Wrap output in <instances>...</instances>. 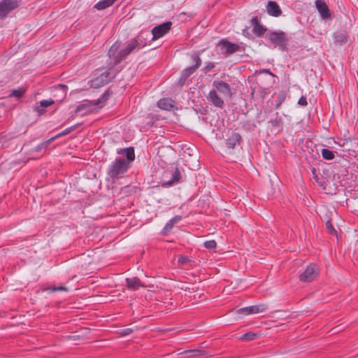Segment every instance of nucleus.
Returning a JSON list of instances; mask_svg holds the SVG:
<instances>
[{"label":"nucleus","mask_w":358,"mask_h":358,"mask_svg":"<svg viewBox=\"0 0 358 358\" xmlns=\"http://www.w3.org/2000/svg\"><path fill=\"white\" fill-rule=\"evenodd\" d=\"M148 33L141 32L134 38L129 40L124 48L121 50H120V43L119 41L114 43L108 52L110 60L113 61V65L120 63L133 51L139 50L145 47L148 45Z\"/></svg>","instance_id":"obj_1"},{"label":"nucleus","mask_w":358,"mask_h":358,"mask_svg":"<svg viewBox=\"0 0 358 358\" xmlns=\"http://www.w3.org/2000/svg\"><path fill=\"white\" fill-rule=\"evenodd\" d=\"M117 153L125 155V157L117 158L110 165L107 173L113 182L121 178L128 171L131 163L135 159V152L133 147L121 149L117 151Z\"/></svg>","instance_id":"obj_2"},{"label":"nucleus","mask_w":358,"mask_h":358,"mask_svg":"<svg viewBox=\"0 0 358 358\" xmlns=\"http://www.w3.org/2000/svg\"><path fill=\"white\" fill-rule=\"evenodd\" d=\"M110 67L108 70L101 73L96 78L91 80V86L94 88H98L108 84L112 80L117 74V70L115 69L116 65H113V61L110 60L109 63Z\"/></svg>","instance_id":"obj_3"},{"label":"nucleus","mask_w":358,"mask_h":358,"mask_svg":"<svg viewBox=\"0 0 358 358\" xmlns=\"http://www.w3.org/2000/svg\"><path fill=\"white\" fill-rule=\"evenodd\" d=\"M111 94H112V91L108 89L97 100L86 101L84 103L78 105L76 107L75 112L76 113H78L83 110H86L87 112H90V108L92 106H97L99 108H102L103 107L102 104L109 99V97L110 96Z\"/></svg>","instance_id":"obj_4"},{"label":"nucleus","mask_w":358,"mask_h":358,"mask_svg":"<svg viewBox=\"0 0 358 358\" xmlns=\"http://www.w3.org/2000/svg\"><path fill=\"white\" fill-rule=\"evenodd\" d=\"M268 40L275 46L279 47L281 50L286 48L287 38L285 33L283 31H272L268 35Z\"/></svg>","instance_id":"obj_5"},{"label":"nucleus","mask_w":358,"mask_h":358,"mask_svg":"<svg viewBox=\"0 0 358 358\" xmlns=\"http://www.w3.org/2000/svg\"><path fill=\"white\" fill-rule=\"evenodd\" d=\"M19 6L18 0H2L0 2V19L4 18Z\"/></svg>","instance_id":"obj_6"},{"label":"nucleus","mask_w":358,"mask_h":358,"mask_svg":"<svg viewBox=\"0 0 358 358\" xmlns=\"http://www.w3.org/2000/svg\"><path fill=\"white\" fill-rule=\"evenodd\" d=\"M318 274V267L316 264H309L306 270L299 275V280L302 282H310L313 280Z\"/></svg>","instance_id":"obj_7"},{"label":"nucleus","mask_w":358,"mask_h":358,"mask_svg":"<svg viewBox=\"0 0 358 358\" xmlns=\"http://www.w3.org/2000/svg\"><path fill=\"white\" fill-rule=\"evenodd\" d=\"M171 25V22L168 21L154 27L152 29V41L157 40L166 34L170 31Z\"/></svg>","instance_id":"obj_8"},{"label":"nucleus","mask_w":358,"mask_h":358,"mask_svg":"<svg viewBox=\"0 0 358 358\" xmlns=\"http://www.w3.org/2000/svg\"><path fill=\"white\" fill-rule=\"evenodd\" d=\"M218 46L220 48L221 52L224 55H231L241 50L239 45L233 43L227 40L220 41Z\"/></svg>","instance_id":"obj_9"},{"label":"nucleus","mask_w":358,"mask_h":358,"mask_svg":"<svg viewBox=\"0 0 358 358\" xmlns=\"http://www.w3.org/2000/svg\"><path fill=\"white\" fill-rule=\"evenodd\" d=\"M268 307L264 303L258 305L250 306L245 308H240L237 310L238 314L248 315L251 314L261 313L267 310Z\"/></svg>","instance_id":"obj_10"},{"label":"nucleus","mask_w":358,"mask_h":358,"mask_svg":"<svg viewBox=\"0 0 358 358\" xmlns=\"http://www.w3.org/2000/svg\"><path fill=\"white\" fill-rule=\"evenodd\" d=\"M192 59L193 60V62H195V64L192 66H189V67H187V68L185 69L182 71V73H181L182 76L184 78H187V79L192 74H193L199 69V67L201 64V59L200 58V56H199V53H195V54L192 55Z\"/></svg>","instance_id":"obj_11"},{"label":"nucleus","mask_w":358,"mask_h":358,"mask_svg":"<svg viewBox=\"0 0 358 358\" xmlns=\"http://www.w3.org/2000/svg\"><path fill=\"white\" fill-rule=\"evenodd\" d=\"M213 86L215 87V90L218 91L223 96L231 97L232 95L231 90L229 85L221 80H215Z\"/></svg>","instance_id":"obj_12"},{"label":"nucleus","mask_w":358,"mask_h":358,"mask_svg":"<svg viewBox=\"0 0 358 358\" xmlns=\"http://www.w3.org/2000/svg\"><path fill=\"white\" fill-rule=\"evenodd\" d=\"M168 175H171V178L169 180L164 181V186H172L173 185L178 184L180 182L182 178V174L178 168H176L174 170L167 171L164 174V177H167Z\"/></svg>","instance_id":"obj_13"},{"label":"nucleus","mask_w":358,"mask_h":358,"mask_svg":"<svg viewBox=\"0 0 358 358\" xmlns=\"http://www.w3.org/2000/svg\"><path fill=\"white\" fill-rule=\"evenodd\" d=\"M206 98L208 101L217 108H222L224 106V101L218 96L215 90H211Z\"/></svg>","instance_id":"obj_14"},{"label":"nucleus","mask_w":358,"mask_h":358,"mask_svg":"<svg viewBox=\"0 0 358 358\" xmlns=\"http://www.w3.org/2000/svg\"><path fill=\"white\" fill-rule=\"evenodd\" d=\"M316 8L323 19H327L330 17V11L328 6L323 0H316Z\"/></svg>","instance_id":"obj_15"},{"label":"nucleus","mask_w":358,"mask_h":358,"mask_svg":"<svg viewBox=\"0 0 358 358\" xmlns=\"http://www.w3.org/2000/svg\"><path fill=\"white\" fill-rule=\"evenodd\" d=\"M349 36L345 31H338L334 34V41L336 45H343L348 41Z\"/></svg>","instance_id":"obj_16"},{"label":"nucleus","mask_w":358,"mask_h":358,"mask_svg":"<svg viewBox=\"0 0 358 358\" xmlns=\"http://www.w3.org/2000/svg\"><path fill=\"white\" fill-rule=\"evenodd\" d=\"M266 11L270 15L273 17H278L282 14V10L279 5L274 1H269L268 2Z\"/></svg>","instance_id":"obj_17"},{"label":"nucleus","mask_w":358,"mask_h":358,"mask_svg":"<svg viewBox=\"0 0 358 358\" xmlns=\"http://www.w3.org/2000/svg\"><path fill=\"white\" fill-rule=\"evenodd\" d=\"M241 136L236 132H231V135L226 139L227 147L229 149L235 148L237 144L241 141Z\"/></svg>","instance_id":"obj_18"},{"label":"nucleus","mask_w":358,"mask_h":358,"mask_svg":"<svg viewBox=\"0 0 358 358\" xmlns=\"http://www.w3.org/2000/svg\"><path fill=\"white\" fill-rule=\"evenodd\" d=\"M126 282L128 289L131 290H136L141 287H144L140 279L137 277L127 278Z\"/></svg>","instance_id":"obj_19"},{"label":"nucleus","mask_w":358,"mask_h":358,"mask_svg":"<svg viewBox=\"0 0 358 358\" xmlns=\"http://www.w3.org/2000/svg\"><path fill=\"white\" fill-rule=\"evenodd\" d=\"M175 102L170 98H163L158 101L157 106L162 109L170 110L174 107Z\"/></svg>","instance_id":"obj_20"},{"label":"nucleus","mask_w":358,"mask_h":358,"mask_svg":"<svg viewBox=\"0 0 358 358\" xmlns=\"http://www.w3.org/2000/svg\"><path fill=\"white\" fill-rule=\"evenodd\" d=\"M114 3L113 0H101L94 5V8L98 10H103L112 6Z\"/></svg>","instance_id":"obj_21"},{"label":"nucleus","mask_w":358,"mask_h":358,"mask_svg":"<svg viewBox=\"0 0 358 358\" xmlns=\"http://www.w3.org/2000/svg\"><path fill=\"white\" fill-rule=\"evenodd\" d=\"M26 92V89L23 87H19L18 89L13 90L10 94L9 97H17L18 99L22 97Z\"/></svg>","instance_id":"obj_22"},{"label":"nucleus","mask_w":358,"mask_h":358,"mask_svg":"<svg viewBox=\"0 0 358 358\" xmlns=\"http://www.w3.org/2000/svg\"><path fill=\"white\" fill-rule=\"evenodd\" d=\"M258 336L257 334L249 331L243 334L239 339L244 341H250L255 340Z\"/></svg>","instance_id":"obj_23"},{"label":"nucleus","mask_w":358,"mask_h":358,"mask_svg":"<svg viewBox=\"0 0 358 358\" xmlns=\"http://www.w3.org/2000/svg\"><path fill=\"white\" fill-rule=\"evenodd\" d=\"M321 152L324 159L331 160L335 157L334 152L329 149L322 148Z\"/></svg>","instance_id":"obj_24"},{"label":"nucleus","mask_w":358,"mask_h":358,"mask_svg":"<svg viewBox=\"0 0 358 358\" xmlns=\"http://www.w3.org/2000/svg\"><path fill=\"white\" fill-rule=\"evenodd\" d=\"M184 353L191 354L192 356H195V357L204 356V355H207L206 351L203 350H199V349L185 350V351H184Z\"/></svg>","instance_id":"obj_25"},{"label":"nucleus","mask_w":358,"mask_h":358,"mask_svg":"<svg viewBox=\"0 0 358 358\" xmlns=\"http://www.w3.org/2000/svg\"><path fill=\"white\" fill-rule=\"evenodd\" d=\"M266 31V29L260 24L253 28V33L257 36H263Z\"/></svg>","instance_id":"obj_26"},{"label":"nucleus","mask_w":358,"mask_h":358,"mask_svg":"<svg viewBox=\"0 0 358 358\" xmlns=\"http://www.w3.org/2000/svg\"><path fill=\"white\" fill-rule=\"evenodd\" d=\"M286 99V94L284 92H281L278 94L277 100H276V104H275V108H279L282 103L284 102V101Z\"/></svg>","instance_id":"obj_27"},{"label":"nucleus","mask_w":358,"mask_h":358,"mask_svg":"<svg viewBox=\"0 0 358 358\" xmlns=\"http://www.w3.org/2000/svg\"><path fill=\"white\" fill-rule=\"evenodd\" d=\"M55 139V136H53V137L50 138V139H48V141L43 142L41 144L38 145L35 148V151H36V152L41 151L43 148H46Z\"/></svg>","instance_id":"obj_28"},{"label":"nucleus","mask_w":358,"mask_h":358,"mask_svg":"<svg viewBox=\"0 0 358 358\" xmlns=\"http://www.w3.org/2000/svg\"><path fill=\"white\" fill-rule=\"evenodd\" d=\"M48 290L51 292H57V291H65L67 292L69 288L64 286H58V287H49L47 288Z\"/></svg>","instance_id":"obj_29"},{"label":"nucleus","mask_w":358,"mask_h":358,"mask_svg":"<svg viewBox=\"0 0 358 358\" xmlns=\"http://www.w3.org/2000/svg\"><path fill=\"white\" fill-rule=\"evenodd\" d=\"M203 245L206 248L215 249L217 246V243L214 240H210L204 242Z\"/></svg>","instance_id":"obj_30"},{"label":"nucleus","mask_w":358,"mask_h":358,"mask_svg":"<svg viewBox=\"0 0 358 358\" xmlns=\"http://www.w3.org/2000/svg\"><path fill=\"white\" fill-rule=\"evenodd\" d=\"M326 227H327V230L328 231V232L329 234H331L332 235L336 234V230L334 228L330 220H328L326 222Z\"/></svg>","instance_id":"obj_31"},{"label":"nucleus","mask_w":358,"mask_h":358,"mask_svg":"<svg viewBox=\"0 0 358 358\" xmlns=\"http://www.w3.org/2000/svg\"><path fill=\"white\" fill-rule=\"evenodd\" d=\"M55 103V101L52 99H48V100H42L40 101L38 104L41 105V106L43 108L48 107L51 105H52Z\"/></svg>","instance_id":"obj_32"},{"label":"nucleus","mask_w":358,"mask_h":358,"mask_svg":"<svg viewBox=\"0 0 358 358\" xmlns=\"http://www.w3.org/2000/svg\"><path fill=\"white\" fill-rule=\"evenodd\" d=\"M272 126L280 127L282 125V119L280 117H277L273 120L271 121Z\"/></svg>","instance_id":"obj_33"},{"label":"nucleus","mask_w":358,"mask_h":358,"mask_svg":"<svg viewBox=\"0 0 358 358\" xmlns=\"http://www.w3.org/2000/svg\"><path fill=\"white\" fill-rule=\"evenodd\" d=\"M174 224H175L170 220L163 228L164 233L169 232L173 227Z\"/></svg>","instance_id":"obj_34"},{"label":"nucleus","mask_w":358,"mask_h":358,"mask_svg":"<svg viewBox=\"0 0 358 358\" xmlns=\"http://www.w3.org/2000/svg\"><path fill=\"white\" fill-rule=\"evenodd\" d=\"M190 260L186 256H180L178 257V263L179 265H184L189 262Z\"/></svg>","instance_id":"obj_35"},{"label":"nucleus","mask_w":358,"mask_h":358,"mask_svg":"<svg viewBox=\"0 0 358 358\" xmlns=\"http://www.w3.org/2000/svg\"><path fill=\"white\" fill-rule=\"evenodd\" d=\"M215 67V65L212 62H208L206 64V66L202 69L205 73L211 71V70Z\"/></svg>","instance_id":"obj_36"},{"label":"nucleus","mask_w":358,"mask_h":358,"mask_svg":"<svg viewBox=\"0 0 358 358\" xmlns=\"http://www.w3.org/2000/svg\"><path fill=\"white\" fill-rule=\"evenodd\" d=\"M34 110L36 112L38 115H41L45 113V110L43 109V107L41 106L39 104L38 106H35L34 108Z\"/></svg>","instance_id":"obj_37"},{"label":"nucleus","mask_w":358,"mask_h":358,"mask_svg":"<svg viewBox=\"0 0 358 358\" xmlns=\"http://www.w3.org/2000/svg\"><path fill=\"white\" fill-rule=\"evenodd\" d=\"M76 125H74V126H73V127H69V128L66 129L63 132H62V133L59 134H58V135H57V136H55V138H56L57 137H59V136H62V135L67 134L70 133L71 131H73V129H76Z\"/></svg>","instance_id":"obj_38"},{"label":"nucleus","mask_w":358,"mask_h":358,"mask_svg":"<svg viewBox=\"0 0 358 358\" xmlns=\"http://www.w3.org/2000/svg\"><path fill=\"white\" fill-rule=\"evenodd\" d=\"M298 103L302 106H306L308 105L307 99L306 96H301L299 99Z\"/></svg>","instance_id":"obj_39"},{"label":"nucleus","mask_w":358,"mask_h":358,"mask_svg":"<svg viewBox=\"0 0 358 358\" xmlns=\"http://www.w3.org/2000/svg\"><path fill=\"white\" fill-rule=\"evenodd\" d=\"M187 78H184L182 75L180 76L179 80H178L177 85L179 87H182L185 83Z\"/></svg>","instance_id":"obj_40"},{"label":"nucleus","mask_w":358,"mask_h":358,"mask_svg":"<svg viewBox=\"0 0 358 358\" xmlns=\"http://www.w3.org/2000/svg\"><path fill=\"white\" fill-rule=\"evenodd\" d=\"M132 332H133V329H132L127 328V329H122V331H121V334L123 336H127V335H129V334H131Z\"/></svg>","instance_id":"obj_41"},{"label":"nucleus","mask_w":358,"mask_h":358,"mask_svg":"<svg viewBox=\"0 0 358 358\" xmlns=\"http://www.w3.org/2000/svg\"><path fill=\"white\" fill-rule=\"evenodd\" d=\"M182 220V217L180 215H176L172 219H171V222H173L174 224L178 223Z\"/></svg>","instance_id":"obj_42"},{"label":"nucleus","mask_w":358,"mask_h":358,"mask_svg":"<svg viewBox=\"0 0 358 358\" xmlns=\"http://www.w3.org/2000/svg\"><path fill=\"white\" fill-rule=\"evenodd\" d=\"M252 24L255 27L259 24L258 17L257 16L253 17L251 20Z\"/></svg>","instance_id":"obj_43"},{"label":"nucleus","mask_w":358,"mask_h":358,"mask_svg":"<svg viewBox=\"0 0 358 358\" xmlns=\"http://www.w3.org/2000/svg\"><path fill=\"white\" fill-rule=\"evenodd\" d=\"M58 87H59L60 89H62V90L64 92V93L66 94V90H67V89H68V87H67V86H66V85H58Z\"/></svg>","instance_id":"obj_44"},{"label":"nucleus","mask_w":358,"mask_h":358,"mask_svg":"<svg viewBox=\"0 0 358 358\" xmlns=\"http://www.w3.org/2000/svg\"><path fill=\"white\" fill-rule=\"evenodd\" d=\"M261 72L268 73L272 76H275V75L273 73H271L269 69H263L262 71H261Z\"/></svg>","instance_id":"obj_45"},{"label":"nucleus","mask_w":358,"mask_h":358,"mask_svg":"<svg viewBox=\"0 0 358 358\" xmlns=\"http://www.w3.org/2000/svg\"><path fill=\"white\" fill-rule=\"evenodd\" d=\"M312 172H313V174H315L316 170H315V168H313V169H312Z\"/></svg>","instance_id":"obj_46"},{"label":"nucleus","mask_w":358,"mask_h":358,"mask_svg":"<svg viewBox=\"0 0 358 358\" xmlns=\"http://www.w3.org/2000/svg\"><path fill=\"white\" fill-rule=\"evenodd\" d=\"M114 2H115L117 0H113Z\"/></svg>","instance_id":"obj_47"}]
</instances>
